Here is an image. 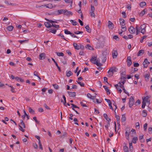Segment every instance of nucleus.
I'll list each match as a JSON object with an SVG mask.
<instances>
[{
    "label": "nucleus",
    "instance_id": "f257e3e1",
    "mask_svg": "<svg viewBox=\"0 0 152 152\" xmlns=\"http://www.w3.org/2000/svg\"><path fill=\"white\" fill-rule=\"evenodd\" d=\"M132 134H133V129H132L131 132L130 131V129L127 128L126 129V132H125V136L126 139L129 140V135H130L131 137L133 136Z\"/></svg>",
    "mask_w": 152,
    "mask_h": 152
},
{
    "label": "nucleus",
    "instance_id": "f03ea898",
    "mask_svg": "<svg viewBox=\"0 0 152 152\" xmlns=\"http://www.w3.org/2000/svg\"><path fill=\"white\" fill-rule=\"evenodd\" d=\"M66 9H61L58 10L55 12L56 13L57 15H59L62 14H64L66 12Z\"/></svg>",
    "mask_w": 152,
    "mask_h": 152
},
{
    "label": "nucleus",
    "instance_id": "7ed1b4c3",
    "mask_svg": "<svg viewBox=\"0 0 152 152\" xmlns=\"http://www.w3.org/2000/svg\"><path fill=\"white\" fill-rule=\"evenodd\" d=\"M150 64L147 58H146L145 59L144 61L143 62V65L144 68H147L148 65Z\"/></svg>",
    "mask_w": 152,
    "mask_h": 152
},
{
    "label": "nucleus",
    "instance_id": "20e7f679",
    "mask_svg": "<svg viewBox=\"0 0 152 152\" xmlns=\"http://www.w3.org/2000/svg\"><path fill=\"white\" fill-rule=\"evenodd\" d=\"M127 64L128 66H130L132 64V61L130 56H128L127 59Z\"/></svg>",
    "mask_w": 152,
    "mask_h": 152
},
{
    "label": "nucleus",
    "instance_id": "39448f33",
    "mask_svg": "<svg viewBox=\"0 0 152 152\" xmlns=\"http://www.w3.org/2000/svg\"><path fill=\"white\" fill-rule=\"evenodd\" d=\"M49 30H47V31H49L50 32L52 33L53 34H55L56 31V29L52 27L51 26V28Z\"/></svg>",
    "mask_w": 152,
    "mask_h": 152
},
{
    "label": "nucleus",
    "instance_id": "423d86ee",
    "mask_svg": "<svg viewBox=\"0 0 152 152\" xmlns=\"http://www.w3.org/2000/svg\"><path fill=\"white\" fill-rule=\"evenodd\" d=\"M129 105L130 107H132L133 106V97L132 96H131L129 98Z\"/></svg>",
    "mask_w": 152,
    "mask_h": 152
},
{
    "label": "nucleus",
    "instance_id": "0eeeda50",
    "mask_svg": "<svg viewBox=\"0 0 152 152\" xmlns=\"http://www.w3.org/2000/svg\"><path fill=\"white\" fill-rule=\"evenodd\" d=\"M103 116L105 119L107 121V124H110V119L109 118L107 115L106 113H104L103 115Z\"/></svg>",
    "mask_w": 152,
    "mask_h": 152
},
{
    "label": "nucleus",
    "instance_id": "6e6552de",
    "mask_svg": "<svg viewBox=\"0 0 152 152\" xmlns=\"http://www.w3.org/2000/svg\"><path fill=\"white\" fill-rule=\"evenodd\" d=\"M108 27L110 29H113L114 28L113 24L110 21H108Z\"/></svg>",
    "mask_w": 152,
    "mask_h": 152
},
{
    "label": "nucleus",
    "instance_id": "1a4fd4ad",
    "mask_svg": "<svg viewBox=\"0 0 152 152\" xmlns=\"http://www.w3.org/2000/svg\"><path fill=\"white\" fill-rule=\"evenodd\" d=\"M133 142V138H132V141L130 142L129 141V149L131 152H132L133 151V147L132 146V142Z\"/></svg>",
    "mask_w": 152,
    "mask_h": 152
},
{
    "label": "nucleus",
    "instance_id": "9d476101",
    "mask_svg": "<svg viewBox=\"0 0 152 152\" xmlns=\"http://www.w3.org/2000/svg\"><path fill=\"white\" fill-rule=\"evenodd\" d=\"M67 93L70 97H74L76 96V93L75 92H71L68 91Z\"/></svg>",
    "mask_w": 152,
    "mask_h": 152
},
{
    "label": "nucleus",
    "instance_id": "9b49d317",
    "mask_svg": "<svg viewBox=\"0 0 152 152\" xmlns=\"http://www.w3.org/2000/svg\"><path fill=\"white\" fill-rule=\"evenodd\" d=\"M118 53L117 51L113 50L112 52V56L113 58H116L117 56Z\"/></svg>",
    "mask_w": 152,
    "mask_h": 152
},
{
    "label": "nucleus",
    "instance_id": "f8f14e48",
    "mask_svg": "<svg viewBox=\"0 0 152 152\" xmlns=\"http://www.w3.org/2000/svg\"><path fill=\"white\" fill-rule=\"evenodd\" d=\"M45 54L44 53H41L39 56V58L40 60H43L45 58Z\"/></svg>",
    "mask_w": 152,
    "mask_h": 152
},
{
    "label": "nucleus",
    "instance_id": "ddd939ff",
    "mask_svg": "<svg viewBox=\"0 0 152 152\" xmlns=\"http://www.w3.org/2000/svg\"><path fill=\"white\" fill-rule=\"evenodd\" d=\"M106 60V54H105L104 53H102V62L104 63Z\"/></svg>",
    "mask_w": 152,
    "mask_h": 152
},
{
    "label": "nucleus",
    "instance_id": "4468645a",
    "mask_svg": "<svg viewBox=\"0 0 152 152\" xmlns=\"http://www.w3.org/2000/svg\"><path fill=\"white\" fill-rule=\"evenodd\" d=\"M96 57H92L90 60V61L93 64H96Z\"/></svg>",
    "mask_w": 152,
    "mask_h": 152
},
{
    "label": "nucleus",
    "instance_id": "2eb2a0df",
    "mask_svg": "<svg viewBox=\"0 0 152 152\" xmlns=\"http://www.w3.org/2000/svg\"><path fill=\"white\" fill-rule=\"evenodd\" d=\"M100 59L99 58H96V64L99 66H101L102 65V64L100 62Z\"/></svg>",
    "mask_w": 152,
    "mask_h": 152
},
{
    "label": "nucleus",
    "instance_id": "dca6fc26",
    "mask_svg": "<svg viewBox=\"0 0 152 152\" xmlns=\"http://www.w3.org/2000/svg\"><path fill=\"white\" fill-rule=\"evenodd\" d=\"M124 146L123 147V150L124 152H129L128 147L126 146V144L124 143Z\"/></svg>",
    "mask_w": 152,
    "mask_h": 152
},
{
    "label": "nucleus",
    "instance_id": "f3484780",
    "mask_svg": "<svg viewBox=\"0 0 152 152\" xmlns=\"http://www.w3.org/2000/svg\"><path fill=\"white\" fill-rule=\"evenodd\" d=\"M120 24L121 26H124L125 24V20L123 19H119Z\"/></svg>",
    "mask_w": 152,
    "mask_h": 152
},
{
    "label": "nucleus",
    "instance_id": "a211bd4d",
    "mask_svg": "<svg viewBox=\"0 0 152 152\" xmlns=\"http://www.w3.org/2000/svg\"><path fill=\"white\" fill-rule=\"evenodd\" d=\"M66 11L65 12V15L69 16L70 15H73V13L70 11H68L66 10Z\"/></svg>",
    "mask_w": 152,
    "mask_h": 152
},
{
    "label": "nucleus",
    "instance_id": "6ab92c4d",
    "mask_svg": "<svg viewBox=\"0 0 152 152\" xmlns=\"http://www.w3.org/2000/svg\"><path fill=\"white\" fill-rule=\"evenodd\" d=\"M144 51L143 50H140L138 52L137 55V56H141L144 53Z\"/></svg>",
    "mask_w": 152,
    "mask_h": 152
},
{
    "label": "nucleus",
    "instance_id": "aec40b11",
    "mask_svg": "<svg viewBox=\"0 0 152 152\" xmlns=\"http://www.w3.org/2000/svg\"><path fill=\"white\" fill-rule=\"evenodd\" d=\"M73 45L75 49L77 50L80 49L79 47L80 45H78L75 42H74L73 43Z\"/></svg>",
    "mask_w": 152,
    "mask_h": 152
},
{
    "label": "nucleus",
    "instance_id": "412c9836",
    "mask_svg": "<svg viewBox=\"0 0 152 152\" xmlns=\"http://www.w3.org/2000/svg\"><path fill=\"white\" fill-rule=\"evenodd\" d=\"M103 87L104 88L105 90L107 93V94H110V92L109 89H108V87L106 86H104Z\"/></svg>",
    "mask_w": 152,
    "mask_h": 152
},
{
    "label": "nucleus",
    "instance_id": "4be33fe9",
    "mask_svg": "<svg viewBox=\"0 0 152 152\" xmlns=\"http://www.w3.org/2000/svg\"><path fill=\"white\" fill-rule=\"evenodd\" d=\"M149 97L148 96H147L146 97H142V100H144L145 102H149L150 101H148V99Z\"/></svg>",
    "mask_w": 152,
    "mask_h": 152
},
{
    "label": "nucleus",
    "instance_id": "5701e85b",
    "mask_svg": "<svg viewBox=\"0 0 152 152\" xmlns=\"http://www.w3.org/2000/svg\"><path fill=\"white\" fill-rule=\"evenodd\" d=\"M44 25L47 28H51L52 25L48 22H45L44 23Z\"/></svg>",
    "mask_w": 152,
    "mask_h": 152
},
{
    "label": "nucleus",
    "instance_id": "b1692460",
    "mask_svg": "<svg viewBox=\"0 0 152 152\" xmlns=\"http://www.w3.org/2000/svg\"><path fill=\"white\" fill-rule=\"evenodd\" d=\"M44 6L46 7L49 8H52L53 7L52 4L50 3L45 4L44 5Z\"/></svg>",
    "mask_w": 152,
    "mask_h": 152
},
{
    "label": "nucleus",
    "instance_id": "393cba45",
    "mask_svg": "<svg viewBox=\"0 0 152 152\" xmlns=\"http://www.w3.org/2000/svg\"><path fill=\"white\" fill-rule=\"evenodd\" d=\"M142 114L143 117H145L147 115V112L145 110H143L142 112Z\"/></svg>",
    "mask_w": 152,
    "mask_h": 152
},
{
    "label": "nucleus",
    "instance_id": "a878e982",
    "mask_svg": "<svg viewBox=\"0 0 152 152\" xmlns=\"http://www.w3.org/2000/svg\"><path fill=\"white\" fill-rule=\"evenodd\" d=\"M147 11V9H144L143 11H142L140 13V15L141 16H142L144 15L145 14V13H146V12Z\"/></svg>",
    "mask_w": 152,
    "mask_h": 152
},
{
    "label": "nucleus",
    "instance_id": "bb28decb",
    "mask_svg": "<svg viewBox=\"0 0 152 152\" xmlns=\"http://www.w3.org/2000/svg\"><path fill=\"white\" fill-rule=\"evenodd\" d=\"M126 120V117L124 114L122 115V117L121 118V121L122 122H124Z\"/></svg>",
    "mask_w": 152,
    "mask_h": 152
},
{
    "label": "nucleus",
    "instance_id": "cd10ccee",
    "mask_svg": "<svg viewBox=\"0 0 152 152\" xmlns=\"http://www.w3.org/2000/svg\"><path fill=\"white\" fill-rule=\"evenodd\" d=\"M28 110L29 112L32 114H34V111L30 107H29L28 108Z\"/></svg>",
    "mask_w": 152,
    "mask_h": 152
},
{
    "label": "nucleus",
    "instance_id": "c85d7f7f",
    "mask_svg": "<svg viewBox=\"0 0 152 152\" xmlns=\"http://www.w3.org/2000/svg\"><path fill=\"white\" fill-rule=\"evenodd\" d=\"M139 139L140 140V142H143L145 141V140L143 139V135L140 136L139 137Z\"/></svg>",
    "mask_w": 152,
    "mask_h": 152
},
{
    "label": "nucleus",
    "instance_id": "c756f323",
    "mask_svg": "<svg viewBox=\"0 0 152 152\" xmlns=\"http://www.w3.org/2000/svg\"><path fill=\"white\" fill-rule=\"evenodd\" d=\"M125 76L124 72L121 73V79L124 80L125 79Z\"/></svg>",
    "mask_w": 152,
    "mask_h": 152
},
{
    "label": "nucleus",
    "instance_id": "7c9ffc66",
    "mask_svg": "<svg viewBox=\"0 0 152 152\" xmlns=\"http://www.w3.org/2000/svg\"><path fill=\"white\" fill-rule=\"evenodd\" d=\"M128 30L131 34H133V27L130 26L128 28Z\"/></svg>",
    "mask_w": 152,
    "mask_h": 152
},
{
    "label": "nucleus",
    "instance_id": "2f4dec72",
    "mask_svg": "<svg viewBox=\"0 0 152 152\" xmlns=\"http://www.w3.org/2000/svg\"><path fill=\"white\" fill-rule=\"evenodd\" d=\"M73 75V73L70 71H68L66 73V76L69 77Z\"/></svg>",
    "mask_w": 152,
    "mask_h": 152
},
{
    "label": "nucleus",
    "instance_id": "473e14b6",
    "mask_svg": "<svg viewBox=\"0 0 152 152\" xmlns=\"http://www.w3.org/2000/svg\"><path fill=\"white\" fill-rule=\"evenodd\" d=\"M85 28L86 29V31L88 33H90L91 32V29L88 25L86 26Z\"/></svg>",
    "mask_w": 152,
    "mask_h": 152
},
{
    "label": "nucleus",
    "instance_id": "72a5a7b5",
    "mask_svg": "<svg viewBox=\"0 0 152 152\" xmlns=\"http://www.w3.org/2000/svg\"><path fill=\"white\" fill-rule=\"evenodd\" d=\"M146 4L145 2H140V6L141 7H143L144 6H145Z\"/></svg>",
    "mask_w": 152,
    "mask_h": 152
},
{
    "label": "nucleus",
    "instance_id": "f704fd0d",
    "mask_svg": "<svg viewBox=\"0 0 152 152\" xmlns=\"http://www.w3.org/2000/svg\"><path fill=\"white\" fill-rule=\"evenodd\" d=\"M70 22L72 23V24L74 26H76L77 25V22L74 20H70Z\"/></svg>",
    "mask_w": 152,
    "mask_h": 152
},
{
    "label": "nucleus",
    "instance_id": "c9c22d12",
    "mask_svg": "<svg viewBox=\"0 0 152 152\" xmlns=\"http://www.w3.org/2000/svg\"><path fill=\"white\" fill-rule=\"evenodd\" d=\"M13 28V27L12 26H9L7 27V30L10 31H12Z\"/></svg>",
    "mask_w": 152,
    "mask_h": 152
},
{
    "label": "nucleus",
    "instance_id": "e433bc0d",
    "mask_svg": "<svg viewBox=\"0 0 152 152\" xmlns=\"http://www.w3.org/2000/svg\"><path fill=\"white\" fill-rule=\"evenodd\" d=\"M71 105H72L71 107L72 108V109L73 110H75V109L74 108H78L79 109V107H77V106L76 105H75V104H71Z\"/></svg>",
    "mask_w": 152,
    "mask_h": 152
},
{
    "label": "nucleus",
    "instance_id": "4c0bfd02",
    "mask_svg": "<svg viewBox=\"0 0 152 152\" xmlns=\"http://www.w3.org/2000/svg\"><path fill=\"white\" fill-rule=\"evenodd\" d=\"M150 76L149 74H147L144 75V77L145 79V80L146 81H148L149 79Z\"/></svg>",
    "mask_w": 152,
    "mask_h": 152
},
{
    "label": "nucleus",
    "instance_id": "58836bf2",
    "mask_svg": "<svg viewBox=\"0 0 152 152\" xmlns=\"http://www.w3.org/2000/svg\"><path fill=\"white\" fill-rule=\"evenodd\" d=\"M47 21H48L49 22L51 23L52 24H53L54 23H57V22L56 21H53L51 20H49V19H46Z\"/></svg>",
    "mask_w": 152,
    "mask_h": 152
},
{
    "label": "nucleus",
    "instance_id": "ea45409f",
    "mask_svg": "<svg viewBox=\"0 0 152 152\" xmlns=\"http://www.w3.org/2000/svg\"><path fill=\"white\" fill-rule=\"evenodd\" d=\"M146 105V102L145 101L143 100L142 102V109L145 108V106Z\"/></svg>",
    "mask_w": 152,
    "mask_h": 152
},
{
    "label": "nucleus",
    "instance_id": "a19ab883",
    "mask_svg": "<svg viewBox=\"0 0 152 152\" xmlns=\"http://www.w3.org/2000/svg\"><path fill=\"white\" fill-rule=\"evenodd\" d=\"M38 72H36V71H34V75L37 76L39 78V81H40V80L41 79V78L38 75Z\"/></svg>",
    "mask_w": 152,
    "mask_h": 152
},
{
    "label": "nucleus",
    "instance_id": "79ce46f5",
    "mask_svg": "<svg viewBox=\"0 0 152 152\" xmlns=\"http://www.w3.org/2000/svg\"><path fill=\"white\" fill-rule=\"evenodd\" d=\"M21 122H20V124L21 125L20 126H22L23 128H24L26 127V126L24 122L22 120H21Z\"/></svg>",
    "mask_w": 152,
    "mask_h": 152
},
{
    "label": "nucleus",
    "instance_id": "37998d69",
    "mask_svg": "<svg viewBox=\"0 0 152 152\" xmlns=\"http://www.w3.org/2000/svg\"><path fill=\"white\" fill-rule=\"evenodd\" d=\"M116 68L115 67H112L110 69V70L111 71V72H113V73L114 72H116L115 69Z\"/></svg>",
    "mask_w": 152,
    "mask_h": 152
},
{
    "label": "nucleus",
    "instance_id": "c03bdc74",
    "mask_svg": "<svg viewBox=\"0 0 152 152\" xmlns=\"http://www.w3.org/2000/svg\"><path fill=\"white\" fill-rule=\"evenodd\" d=\"M52 26L53 27V28H59V26L58 25L54 24H52Z\"/></svg>",
    "mask_w": 152,
    "mask_h": 152
},
{
    "label": "nucleus",
    "instance_id": "a18cd8bd",
    "mask_svg": "<svg viewBox=\"0 0 152 152\" xmlns=\"http://www.w3.org/2000/svg\"><path fill=\"white\" fill-rule=\"evenodd\" d=\"M56 54L59 56H63L64 55V54L62 52H56Z\"/></svg>",
    "mask_w": 152,
    "mask_h": 152
},
{
    "label": "nucleus",
    "instance_id": "49530a36",
    "mask_svg": "<svg viewBox=\"0 0 152 152\" xmlns=\"http://www.w3.org/2000/svg\"><path fill=\"white\" fill-rule=\"evenodd\" d=\"M53 86L56 89H58L59 88L58 86L56 84H53Z\"/></svg>",
    "mask_w": 152,
    "mask_h": 152
},
{
    "label": "nucleus",
    "instance_id": "de8ad7c7",
    "mask_svg": "<svg viewBox=\"0 0 152 152\" xmlns=\"http://www.w3.org/2000/svg\"><path fill=\"white\" fill-rule=\"evenodd\" d=\"M73 0H64V1L67 3H71L72 4Z\"/></svg>",
    "mask_w": 152,
    "mask_h": 152
},
{
    "label": "nucleus",
    "instance_id": "09e8293b",
    "mask_svg": "<svg viewBox=\"0 0 152 152\" xmlns=\"http://www.w3.org/2000/svg\"><path fill=\"white\" fill-rule=\"evenodd\" d=\"M64 33L67 34H72V33L68 31L67 30H65Z\"/></svg>",
    "mask_w": 152,
    "mask_h": 152
},
{
    "label": "nucleus",
    "instance_id": "8fccbe9b",
    "mask_svg": "<svg viewBox=\"0 0 152 152\" xmlns=\"http://www.w3.org/2000/svg\"><path fill=\"white\" fill-rule=\"evenodd\" d=\"M86 48H88L90 50L93 49L92 47L88 44L86 45Z\"/></svg>",
    "mask_w": 152,
    "mask_h": 152
},
{
    "label": "nucleus",
    "instance_id": "3c124183",
    "mask_svg": "<svg viewBox=\"0 0 152 152\" xmlns=\"http://www.w3.org/2000/svg\"><path fill=\"white\" fill-rule=\"evenodd\" d=\"M115 118L117 120V122H120V117L119 115H116Z\"/></svg>",
    "mask_w": 152,
    "mask_h": 152
},
{
    "label": "nucleus",
    "instance_id": "603ef678",
    "mask_svg": "<svg viewBox=\"0 0 152 152\" xmlns=\"http://www.w3.org/2000/svg\"><path fill=\"white\" fill-rule=\"evenodd\" d=\"M122 28V31L125 32L126 30V26H124V27H123V26H121Z\"/></svg>",
    "mask_w": 152,
    "mask_h": 152
},
{
    "label": "nucleus",
    "instance_id": "864d4df0",
    "mask_svg": "<svg viewBox=\"0 0 152 152\" xmlns=\"http://www.w3.org/2000/svg\"><path fill=\"white\" fill-rule=\"evenodd\" d=\"M18 126H19V129L22 131L23 132H24L25 131V130L23 128V127L22 126H20V124L18 125Z\"/></svg>",
    "mask_w": 152,
    "mask_h": 152
},
{
    "label": "nucleus",
    "instance_id": "5fc2aeb1",
    "mask_svg": "<svg viewBox=\"0 0 152 152\" xmlns=\"http://www.w3.org/2000/svg\"><path fill=\"white\" fill-rule=\"evenodd\" d=\"M18 126H19V129L22 131L23 132H24L25 131V130L23 128V127L22 126H20V124L18 125Z\"/></svg>",
    "mask_w": 152,
    "mask_h": 152
},
{
    "label": "nucleus",
    "instance_id": "6e6d98bb",
    "mask_svg": "<svg viewBox=\"0 0 152 152\" xmlns=\"http://www.w3.org/2000/svg\"><path fill=\"white\" fill-rule=\"evenodd\" d=\"M135 125H136L135 127H136V128L137 129H139L140 126V124L139 123V122L136 123L135 124Z\"/></svg>",
    "mask_w": 152,
    "mask_h": 152
},
{
    "label": "nucleus",
    "instance_id": "4d7b16f0",
    "mask_svg": "<svg viewBox=\"0 0 152 152\" xmlns=\"http://www.w3.org/2000/svg\"><path fill=\"white\" fill-rule=\"evenodd\" d=\"M141 102L140 100L138 99L135 103V105L136 106L140 104Z\"/></svg>",
    "mask_w": 152,
    "mask_h": 152
},
{
    "label": "nucleus",
    "instance_id": "13d9d810",
    "mask_svg": "<svg viewBox=\"0 0 152 152\" xmlns=\"http://www.w3.org/2000/svg\"><path fill=\"white\" fill-rule=\"evenodd\" d=\"M104 82L107 83L109 85H110L111 86V85L107 82V77H104Z\"/></svg>",
    "mask_w": 152,
    "mask_h": 152
},
{
    "label": "nucleus",
    "instance_id": "bf43d9fd",
    "mask_svg": "<svg viewBox=\"0 0 152 152\" xmlns=\"http://www.w3.org/2000/svg\"><path fill=\"white\" fill-rule=\"evenodd\" d=\"M76 82L79 84L80 86L82 87H83L84 86V84L83 83H81V82H78L77 81H76Z\"/></svg>",
    "mask_w": 152,
    "mask_h": 152
},
{
    "label": "nucleus",
    "instance_id": "052dcab7",
    "mask_svg": "<svg viewBox=\"0 0 152 152\" xmlns=\"http://www.w3.org/2000/svg\"><path fill=\"white\" fill-rule=\"evenodd\" d=\"M83 32L82 31H78L74 32V33L75 34H82L83 33Z\"/></svg>",
    "mask_w": 152,
    "mask_h": 152
},
{
    "label": "nucleus",
    "instance_id": "680f3d73",
    "mask_svg": "<svg viewBox=\"0 0 152 152\" xmlns=\"http://www.w3.org/2000/svg\"><path fill=\"white\" fill-rule=\"evenodd\" d=\"M141 29V33L143 34H145V33L146 32L145 28H142Z\"/></svg>",
    "mask_w": 152,
    "mask_h": 152
},
{
    "label": "nucleus",
    "instance_id": "e2e57ef3",
    "mask_svg": "<svg viewBox=\"0 0 152 152\" xmlns=\"http://www.w3.org/2000/svg\"><path fill=\"white\" fill-rule=\"evenodd\" d=\"M147 124L145 123L143 125V129L145 131L147 128Z\"/></svg>",
    "mask_w": 152,
    "mask_h": 152
},
{
    "label": "nucleus",
    "instance_id": "0e129e2a",
    "mask_svg": "<svg viewBox=\"0 0 152 152\" xmlns=\"http://www.w3.org/2000/svg\"><path fill=\"white\" fill-rule=\"evenodd\" d=\"M108 75L110 76H112L113 75V72H111V71L109 70L108 72Z\"/></svg>",
    "mask_w": 152,
    "mask_h": 152
},
{
    "label": "nucleus",
    "instance_id": "69168bd1",
    "mask_svg": "<svg viewBox=\"0 0 152 152\" xmlns=\"http://www.w3.org/2000/svg\"><path fill=\"white\" fill-rule=\"evenodd\" d=\"M139 64L138 63H134V66L135 67H137L139 66Z\"/></svg>",
    "mask_w": 152,
    "mask_h": 152
},
{
    "label": "nucleus",
    "instance_id": "338daca9",
    "mask_svg": "<svg viewBox=\"0 0 152 152\" xmlns=\"http://www.w3.org/2000/svg\"><path fill=\"white\" fill-rule=\"evenodd\" d=\"M122 14V15L123 17L124 18H126V13L125 12H123L121 13Z\"/></svg>",
    "mask_w": 152,
    "mask_h": 152
},
{
    "label": "nucleus",
    "instance_id": "774afa93",
    "mask_svg": "<svg viewBox=\"0 0 152 152\" xmlns=\"http://www.w3.org/2000/svg\"><path fill=\"white\" fill-rule=\"evenodd\" d=\"M113 38L115 39L116 40L118 41L119 40V38L118 36L116 35H115L113 37Z\"/></svg>",
    "mask_w": 152,
    "mask_h": 152
}]
</instances>
